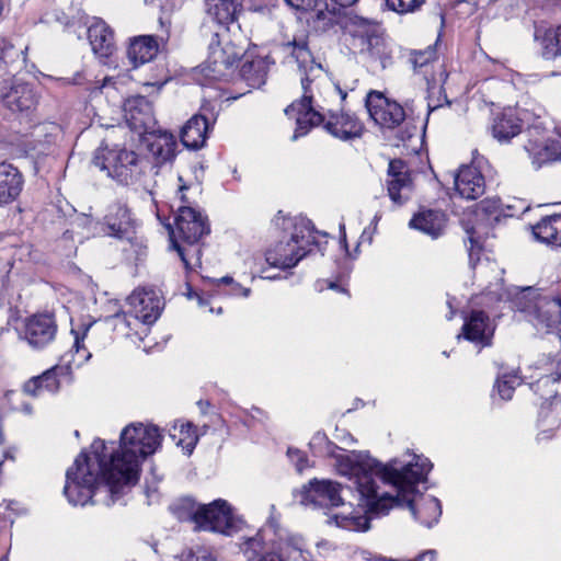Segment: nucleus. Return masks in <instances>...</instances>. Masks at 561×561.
I'll return each mask as SVG.
<instances>
[{"instance_id": "38", "label": "nucleus", "mask_w": 561, "mask_h": 561, "mask_svg": "<svg viewBox=\"0 0 561 561\" xmlns=\"http://www.w3.org/2000/svg\"><path fill=\"white\" fill-rule=\"evenodd\" d=\"M244 553L248 556L249 560L259 557L257 561H285L279 553L265 549L263 538L260 534L249 538L244 542Z\"/></svg>"}, {"instance_id": "9", "label": "nucleus", "mask_w": 561, "mask_h": 561, "mask_svg": "<svg viewBox=\"0 0 561 561\" xmlns=\"http://www.w3.org/2000/svg\"><path fill=\"white\" fill-rule=\"evenodd\" d=\"M366 107L371 119L382 128L393 129L405 119L404 108L377 91L368 93Z\"/></svg>"}, {"instance_id": "3", "label": "nucleus", "mask_w": 561, "mask_h": 561, "mask_svg": "<svg viewBox=\"0 0 561 561\" xmlns=\"http://www.w3.org/2000/svg\"><path fill=\"white\" fill-rule=\"evenodd\" d=\"M283 50L295 59L301 72L302 96L285 110L286 115L296 119L297 126L291 139L297 140L307 135L313 126L324 123V116L311 105L314 89L318 87L317 81L322 78L323 69L321 64L316 62L307 36H295L293 41L283 44Z\"/></svg>"}, {"instance_id": "55", "label": "nucleus", "mask_w": 561, "mask_h": 561, "mask_svg": "<svg viewBox=\"0 0 561 561\" xmlns=\"http://www.w3.org/2000/svg\"><path fill=\"white\" fill-rule=\"evenodd\" d=\"M198 405L203 412H205V409L208 408L210 404L208 401H198Z\"/></svg>"}, {"instance_id": "23", "label": "nucleus", "mask_w": 561, "mask_h": 561, "mask_svg": "<svg viewBox=\"0 0 561 561\" xmlns=\"http://www.w3.org/2000/svg\"><path fill=\"white\" fill-rule=\"evenodd\" d=\"M124 112L126 122L134 130L146 129L152 122V105L150 101L142 95L127 99L124 103Z\"/></svg>"}, {"instance_id": "7", "label": "nucleus", "mask_w": 561, "mask_h": 561, "mask_svg": "<svg viewBox=\"0 0 561 561\" xmlns=\"http://www.w3.org/2000/svg\"><path fill=\"white\" fill-rule=\"evenodd\" d=\"M172 513L180 520L195 524L199 530L227 533L232 528V513L225 500H216L210 504H197L191 497H184L171 505Z\"/></svg>"}, {"instance_id": "8", "label": "nucleus", "mask_w": 561, "mask_h": 561, "mask_svg": "<svg viewBox=\"0 0 561 561\" xmlns=\"http://www.w3.org/2000/svg\"><path fill=\"white\" fill-rule=\"evenodd\" d=\"M208 49L209 72L206 76L211 80H219L224 77L225 71L234 66L245 53L243 46L234 44L229 38L227 28L222 34L216 32L213 35Z\"/></svg>"}, {"instance_id": "47", "label": "nucleus", "mask_w": 561, "mask_h": 561, "mask_svg": "<svg viewBox=\"0 0 561 561\" xmlns=\"http://www.w3.org/2000/svg\"><path fill=\"white\" fill-rule=\"evenodd\" d=\"M171 242H172V247L173 249H175L182 260V262L184 263L185 267H188V260L186 257V250L184 248H182L179 242L171 237Z\"/></svg>"}, {"instance_id": "54", "label": "nucleus", "mask_w": 561, "mask_h": 561, "mask_svg": "<svg viewBox=\"0 0 561 561\" xmlns=\"http://www.w3.org/2000/svg\"><path fill=\"white\" fill-rule=\"evenodd\" d=\"M219 282L227 284V285H231L233 283V278L229 277V276H225V277L220 278Z\"/></svg>"}, {"instance_id": "61", "label": "nucleus", "mask_w": 561, "mask_h": 561, "mask_svg": "<svg viewBox=\"0 0 561 561\" xmlns=\"http://www.w3.org/2000/svg\"><path fill=\"white\" fill-rule=\"evenodd\" d=\"M330 288H337V285L335 283H331Z\"/></svg>"}, {"instance_id": "10", "label": "nucleus", "mask_w": 561, "mask_h": 561, "mask_svg": "<svg viewBox=\"0 0 561 561\" xmlns=\"http://www.w3.org/2000/svg\"><path fill=\"white\" fill-rule=\"evenodd\" d=\"M299 502L319 508H331L344 505L341 496V484L330 480H313L304 485L299 492Z\"/></svg>"}, {"instance_id": "6", "label": "nucleus", "mask_w": 561, "mask_h": 561, "mask_svg": "<svg viewBox=\"0 0 561 561\" xmlns=\"http://www.w3.org/2000/svg\"><path fill=\"white\" fill-rule=\"evenodd\" d=\"M346 31L352 37V45L358 48L371 65L387 68L392 60L391 48L382 27L374 21L362 16L348 19Z\"/></svg>"}, {"instance_id": "13", "label": "nucleus", "mask_w": 561, "mask_h": 561, "mask_svg": "<svg viewBox=\"0 0 561 561\" xmlns=\"http://www.w3.org/2000/svg\"><path fill=\"white\" fill-rule=\"evenodd\" d=\"M388 194L398 205L404 204L413 192V180L408 164L401 159L391 160L388 167Z\"/></svg>"}, {"instance_id": "48", "label": "nucleus", "mask_w": 561, "mask_h": 561, "mask_svg": "<svg viewBox=\"0 0 561 561\" xmlns=\"http://www.w3.org/2000/svg\"><path fill=\"white\" fill-rule=\"evenodd\" d=\"M231 290H230V294L231 295H234V296H243V297H248L250 295V288H245V287H242L240 284L238 283H232L231 284Z\"/></svg>"}, {"instance_id": "5", "label": "nucleus", "mask_w": 561, "mask_h": 561, "mask_svg": "<svg viewBox=\"0 0 561 561\" xmlns=\"http://www.w3.org/2000/svg\"><path fill=\"white\" fill-rule=\"evenodd\" d=\"M512 305L537 330L549 332L561 324V296L542 295L537 288L525 287L514 294Z\"/></svg>"}, {"instance_id": "19", "label": "nucleus", "mask_w": 561, "mask_h": 561, "mask_svg": "<svg viewBox=\"0 0 561 561\" xmlns=\"http://www.w3.org/2000/svg\"><path fill=\"white\" fill-rule=\"evenodd\" d=\"M3 105L13 113L28 116L36 108L38 95L28 83H15L2 95Z\"/></svg>"}, {"instance_id": "32", "label": "nucleus", "mask_w": 561, "mask_h": 561, "mask_svg": "<svg viewBox=\"0 0 561 561\" xmlns=\"http://www.w3.org/2000/svg\"><path fill=\"white\" fill-rule=\"evenodd\" d=\"M283 229L291 230L288 239L296 244H304L305 250H310L309 247L317 243L316 229L311 220L306 217L283 218Z\"/></svg>"}, {"instance_id": "49", "label": "nucleus", "mask_w": 561, "mask_h": 561, "mask_svg": "<svg viewBox=\"0 0 561 561\" xmlns=\"http://www.w3.org/2000/svg\"><path fill=\"white\" fill-rule=\"evenodd\" d=\"M322 443H324V444H327V445H328L329 453H331L330 447L332 446V444H331L330 442H328V438H327L325 434H322V433H317V434L312 437V439H311V442H310V447H313L316 444H319V445H320V444H322Z\"/></svg>"}, {"instance_id": "52", "label": "nucleus", "mask_w": 561, "mask_h": 561, "mask_svg": "<svg viewBox=\"0 0 561 561\" xmlns=\"http://www.w3.org/2000/svg\"><path fill=\"white\" fill-rule=\"evenodd\" d=\"M334 3L339 4L340 7L346 8L352 4H354L357 0H332Z\"/></svg>"}, {"instance_id": "39", "label": "nucleus", "mask_w": 561, "mask_h": 561, "mask_svg": "<svg viewBox=\"0 0 561 561\" xmlns=\"http://www.w3.org/2000/svg\"><path fill=\"white\" fill-rule=\"evenodd\" d=\"M549 386H557L548 392L549 396L553 394L557 397V393L561 390V360L557 364L556 370L553 373L542 376L535 383L537 390Z\"/></svg>"}, {"instance_id": "4", "label": "nucleus", "mask_w": 561, "mask_h": 561, "mask_svg": "<svg viewBox=\"0 0 561 561\" xmlns=\"http://www.w3.org/2000/svg\"><path fill=\"white\" fill-rule=\"evenodd\" d=\"M92 163L101 171L123 185L139 184L144 191L153 195L157 185L154 178L159 167L135 151L101 146L94 152Z\"/></svg>"}, {"instance_id": "18", "label": "nucleus", "mask_w": 561, "mask_h": 561, "mask_svg": "<svg viewBox=\"0 0 561 561\" xmlns=\"http://www.w3.org/2000/svg\"><path fill=\"white\" fill-rule=\"evenodd\" d=\"M461 336L481 346H489L493 336V328L489 316L482 310H472L465 318L461 334L457 337L460 339Z\"/></svg>"}, {"instance_id": "41", "label": "nucleus", "mask_w": 561, "mask_h": 561, "mask_svg": "<svg viewBox=\"0 0 561 561\" xmlns=\"http://www.w3.org/2000/svg\"><path fill=\"white\" fill-rule=\"evenodd\" d=\"M436 59V50L430 45L424 50H415L411 54L410 61L414 69L422 68Z\"/></svg>"}, {"instance_id": "15", "label": "nucleus", "mask_w": 561, "mask_h": 561, "mask_svg": "<svg viewBox=\"0 0 561 561\" xmlns=\"http://www.w3.org/2000/svg\"><path fill=\"white\" fill-rule=\"evenodd\" d=\"M56 332L55 319L48 313L27 318L23 330L24 339L34 348L45 347L55 339Z\"/></svg>"}, {"instance_id": "16", "label": "nucleus", "mask_w": 561, "mask_h": 561, "mask_svg": "<svg viewBox=\"0 0 561 561\" xmlns=\"http://www.w3.org/2000/svg\"><path fill=\"white\" fill-rule=\"evenodd\" d=\"M70 366L56 365L42 375L31 378L24 383L23 390L31 396H39L43 391L56 393L64 380L71 381Z\"/></svg>"}, {"instance_id": "17", "label": "nucleus", "mask_w": 561, "mask_h": 561, "mask_svg": "<svg viewBox=\"0 0 561 561\" xmlns=\"http://www.w3.org/2000/svg\"><path fill=\"white\" fill-rule=\"evenodd\" d=\"M310 250L304 244H296L290 239L280 240L274 248L265 252V260L270 266L287 270L296 266Z\"/></svg>"}, {"instance_id": "45", "label": "nucleus", "mask_w": 561, "mask_h": 561, "mask_svg": "<svg viewBox=\"0 0 561 561\" xmlns=\"http://www.w3.org/2000/svg\"><path fill=\"white\" fill-rule=\"evenodd\" d=\"M466 231L468 234V240L470 242L469 261H470L471 266L474 268V266H476L474 255L479 254L481 248L479 245L478 240L474 238V233H476L474 229L470 228V229H467Z\"/></svg>"}, {"instance_id": "22", "label": "nucleus", "mask_w": 561, "mask_h": 561, "mask_svg": "<svg viewBox=\"0 0 561 561\" xmlns=\"http://www.w3.org/2000/svg\"><path fill=\"white\" fill-rule=\"evenodd\" d=\"M455 187L461 197L476 199L484 193V178L477 168L463 165L455 176Z\"/></svg>"}, {"instance_id": "29", "label": "nucleus", "mask_w": 561, "mask_h": 561, "mask_svg": "<svg viewBox=\"0 0 561 561\" xmlns=\"http://www.w3.org/2000/svg\"><path fill=\"white\" fill-rule=\"evenodd\" d=\"M209 122L203 115L192 116L181 130V141L190 149H198L206 141Z\"/></svg>"}, {"instance_id": "44", "label": "nucleus", "mask_w": 561, "mask_h": 561, "mask_svg": "<svg viewBox=\"0 0 561 561\" xmlns=\"http://www.w3.org/2000/svg\"><path fill=\"white\" fill-rule=\"evenodd\" d=\"M287 456L295 465L298 472H301L308 466L307 456L299 449L288 448Z\"/></svg>"}, {"instance_id": "20", "label": "nucleus", "mask_w": 561, "mask_h": 561, "mask_svg": "<svg viewBox=\"0 0 561 561\" xmlns=\"http://www.w3.org/2000/svg\"><path fill=\"white\" fill-rule=\"evenodd\" d=\"M324 129L341 140L358 138L364 131V125L354 115L348 113L330 112L328 118H324Z\"/></svg>"}, {"instance_id": "62", "label": "nucleus", "mask_w": 561, "mask_h": 561, "mask_svg": "<svg viewBox=\"0 0 561 561\" xmlns=\"http://www.w3.org/2000/svg\"><path fill=\"white\" fill-rule=\"evenodd\" d=\"M340 93H341L342 99L344 100L346 98V93H343L341 90H340Z\"/></svg>"}, {"instance_id": "35", "label": "nucleus", "mask_w": 561, "mask_h": 561, "mask_svg": "<svg viewBox=\"0 0 561 561\" xmlns=\"http://www.w3.org/2000/svg\"><path fill=\"white\" fill-rule=\"evenodd\" d=\"M551 397L552 400L542 403L539 410L538 426L543 432L553 431L561 424V400L553 394Z\"/></svg>"}, {"instance_id": "14", "label": "nucleus", "mask_w": 561, "mask_h": 561, "mask_svg": "<svg viewBox=\"0 0 561 561\" xmlns=\"http://www.w3.org/2000/svg\"><path fill=\"white\" fill-rule=\"evenodd\" d=\"M130 312L142 323L151 324L161 312V300L153 289L138 288L127 298Z\"/></svg>"}, {"instance_id": "59", "label": "nucleus", "mask_w": 561, "mask_h": 561, "mask_svg": "<svg viewBox=\"0 0 561 561\" xmlns=\"http://www.w3.org/2000/svg\"><path fill=\"white\" fill-rule=\"evenodd\" d=\"M528 133H529L530 136H534V134H538V129L537 128H533V129H529Z\"/></svg>"}, {"instance_id": "46", "label": "nucleus", "mask_w": 561, "mask_h": 561, "mask_svg": "<svg viewBox=\"0 0 561 561\" xmlns=\"http://www.w3.org/2000/svg\"><path fill=\"white\" fill-rule=\"evenodd\" d=\"M288 5L296 9H314L319 5V0H284Z\"/></svg>"}, {"instance_id": "43", "label": "nucleus", "mask_w": 561, "mask_h": 561, "mask_svg": "<svg viewBox=\"0 0 561 561\" xmlns=\"http://www.w3.org/2000/svg\"><path fill=\"white\" fill-rule=\"evenodd\" d=\"M181 433L186 434V436L184 438H181L179 440V444L182 445L183 448H185L187 454L190 455L195 448V445L197 443V436L195 434V431H193L192 425L188 423L181 425Z\"/></svg>"}, {"instance_id": "42", "label": "nucleus", "mask_w": 561, "mask_h": 561, "mask_svg": "<svg viewBox=\"0 0 561 561\" xmlns=\"http://www.w3.org/2000/svg\"><path fill=\"white\" fill-rule=\"evenodd\" d=\"M425 0H386L389 9L398 13L414 12L420 9Z\"/></svg>"}, {"instance_id": "58", "label": "nucleus", "mask_w": 561, "mask_h": 561, "mask_svg": "<svg viewBox=\"0 0 561 561\" xmlns=\"http://www.w3.org/2000/svg\"><path fill=\"white\" fill-rule=\"evenodd\" d=\"M278 215H282V211H278ZM283 218H284V217L276 216V217H275V224H276L277 226H279V225H280V222H279V221H280V220L283 221Z\"/></svg>"}, {"instance_id": "11", "label": "nucleus", "mask_w": 561, "mask_h": 561, "mask_svg": "<svg viewBox=\"0 0 561 561\" xmlns=\"http://www.w3.org/2000/svg\"><path fill=\"white\" fill-rule=\"evenodd\" d=\"M534 39L540 58L551 68L550 75H561V24L557 27L536 25Z\"/></svg>"}, {"instance_id": "1", "label": "nucleus", "mask_w": 561, "mask_h": 561, "mask_svg": "<svg viewBox=\"0 0 561 561\" xmlns=\"http://www.w3.org/2000/svg\"><path fill=\"white\" fill-rule=\"evenodd\" d=\"M162 435L154 425L133 423L121 433L119 450L106 453L102 439H95L91 454L81 453L66 472L64 494L72 505L114 504L124 486L138 482L140 465L160 447Z\"/></svg>"}, {"instance_id": "2", "label": "nucleus", "mask_w": 561, "mask_h": 561, "mask_svg": "<svg viewBox=\"0 0 561 561\" xmlns=\"http://www.w3.org/2000/svg\"><path fill=\"white\" fill-rule=\"evenodd\" d=\"M431 469L428 459L416 455L407 463L393 459L387 465L363 451H352L339 458L341 474L352 481L358 493V505L366 512L383 515L393 506H407L426 527L436 524L442 515L436 497L417 494L419 483L426 480Z\"/></svg>"}, {"instance_id": "31", "label": "nucleus", "mask_w": 561, "mask_h": 561, "mask_svg": "<svg viewBox=\"0 0 561 561\" xmlns=\"http://www.w3.org/2000/svg\"><path fill=\"white\" fill-rule=\"evenodd\" d=\"M159 45L156 36L141 35L134 38L127 49V56L134 67L151 61L158 54Z\"/></svg>"}, {"instance_id": "24", "label": "nucleus", "mask_w": 561, "mask_h": 561, "mask_svg": "<svg viewBox=\"0 0 561 561\" xmlns=\"http://www.w3.org/2000/svg\"><path fill=\"white\" fill-rule=\"evenodd\" d=\"M23 187L22 173L13 164L0 161V206L14 202Z\"/></svg>"}, {"instance_id": "25", "label": "nucleus", "mask_w": 561, "mask_h": 561, "mask_svg": "<svg viewBox=\"0 0 561 561\" xmlns=\"http://www.w3.org/2000/svg\"><path fill=\"white\" fill-rule=\"evenodd\" d=\"M148 151L157 160L154 165L171 161L175 157L176 140L175 137L165 130L149 133L145 137Z\"/></svg>"}, {"instance_id": "53", "label": "nucleus", "mask_w": 561, "mask_h": 561, "mask_svg": "<svg viewBox=\"0 0 561 561\" xmlns=\"http://www.w3.org/2000/svg\"><path fill=\"white\" fill-rule=\"evenodd\" d=\"M187 188H188V187H187L185 184H181V185L179 186V191H180V193H181V199H182V202H185V195L183 194V192H184L185 190H187Z\"/></svg>"}, {"instance_id": "37", "label": "nucleus", "mask_w": 561, "mask_h": 561, "mask_svg": "<svg viewBox=\"0 0 561 561\" xmlns=\"http://www.w3.org/2000/svg\"><path fill=\"white\" fill-rule=\"evenodd\" d=\"M241 77L252 88H260L265 83L267 76V67L263 59L247 60L240 70Z\"/></svg>"}, {"instance_id": "57", "label": "nucleus", "mask_w": 561, "mask_h": 561, "mask_svg": "<svg viewBox=\"0 0 561 561\" xmlns=\"http://www.w3.org/2000/svg\"><path fill=\"white\" fill-rule=\"evenodd\" d=\"M447 304H448V307L450 308V314L448 316V320H450V319H453L455 311L453 310V306L449 300L447 301Z\"/></svg>"}, {"instance_id": "21", "label": "nucleus", "mask_w": 561, "mask_h": 561, "mask_svg": "<svg viewBox=\"0 0 561 561\" xmlns=\"http://www.w3.org/2000/svg\"><path fill=\"white\" fill-rule=\"evenodd\" d=\"M106 233L118 239H131L135 232V222L130 210L123 204H115L105 216Z\"/></svg>"}, {"instance_id": "40", "label": "nucleus", "mask_w": 561, "mask_h": 561, "mask_svg": "<svg viewBox=\"0 0 561 561\" xmlns=\"http://www.w3.org/2000/svg\"><path fill=\"white\" fill-rule=\"evenodd\" d=\"M520 381L516 375H503L501 378L496 380V389L500 397L503 400H511L513 397V392L515 387L519 385Z\"/></svg>"}, {"instance_id": "56", "label": "nucleus", "mask_w": 561, "mask_h": 561, "mask_svg": "<svg viewBox=\"0 0 561 561\" xmlns=\"http://www.w3.org/2000/svg\"><path fill=\"white\" fill-rule=\"evenodd\" d=\"M91 357V354L90 353H83L80 358H79V364L88 360L89 358Z\"/></svg>"}, {"instance_id": "30", "label": "nucleus", "mask_w": 561, "mask_h": 561, "mask_svg": "<svg viewBox=\"0 0 561 561\" xmlns=\"http://www.w3.org/2000/svg\"><path fill=\"white\" fill-rule=\"evenodd\" d=\"M525 150L538 167L556 161L561 157V142L556 139H529Z\"/></svg>"}, {"instance_id": "12", "label": "nucleus", "mask_w": 561, "mask_h": 561, "mask_svg": "<svg viewBox=\"0 0 561 561\" xmlns=\"http://www.w3.org/2000/svg\"><path fill=\"white\" fill-rule=\"evenodd\" d=\"M175 227L179 238L188 245L196 244L204 236L210 232L207 217L190 206L179 207Z\"/></svg>"}, {"instance_id": "27", "label": "nucleus", "mask_w": 561, "mask_h": 561, "mask_svg": "<svg viewBox=\"0 0 561 561\" xmlns=\"http://www.w3.org/2000/svg\"><path fill=\"white\" fill-rule=\"evenodd\" d=\"M205 10L211 20L227 26L238 20L242 0H205Z\"/></svg>"}, {"instance_id": "36", "label": "nucleus", "mask_w": 561, "mask_h": 561, "mask_svg": "<svg viewBox=\"0 0 561 561\" xmlns=\"http://www.w3.org/2000/svg\"><path fill=\"white\" fill-rule=\"evenodd\" d=\"M25 64L23 49L15 48L5 38H0V70L12 72V70L22 67Z\"/></svg>"}, {"instance_id": "50", "label": "nucleus", "mask_w": 561, "mask_h": 561, "mask_svg": "<svg viewBox=\"0 0 561 561\" xmlns=\"http://www.w3.org/2000/svg\"><path fill=\"white\" fill-rule=\"evenodd\" d=\"M333 518L335 519V523L337 526H346V522L350 519H355V516H347V515H334Z\"/></svg>"}, {"instance_id": "33", "label": "nucleus", "mask_w": 561, "mask_h": 561, "mask_svg": "<svg viewBox=\"0 0 561 561\" xmlns=\"http://www.w3.org/2000/svg\"><path fill=\"white\" fill-rule=\"evenodd\" d=\"M446 224V216L440 210H422L410 220V227L417 229L432 238L442 234Z\"/></svg>"}, {"instance_id": "26", "label": "nucleus", "mask_w": 561, "mask_h": 561, "mask_svg": "<svg viewBox=\"0 0 561 561\" xmlns=\"http://www.w3.org/2000/svg\"><path fill=\"white\" fill-rule=\"evenodd\" d=\"M522 129L523 122L513 108H505L497 114L491 126L492 136L501 144L510 142Z\"/></svg>"}, {"instance_id": "34", "label": "nucleus", "mask_w": 561, "mask_h": 561, "mask_svg": "<svg viewBox=\"0 0 561 561\" xmlns=\"http://www.w3.org/2000/svg\"><path fill=\"white\" fill-rule=\"evenodd\" d=\"M537 240L551 245H561V214L542 218L533 227Z\"/></svg>"}, {"instance_id": "51", "label": "nucleus", "mask_w": 561, "mask_h": 561, "mask_svg": "<svg viewBox=\"0 0 561 561\" xmlns=\"http://www.w3.org/2000/svg\"><path fill=\"white\" fill-rule=\"evenodd\" d=\"M72 333H75V344L73 347L76 348L77 355L80 354L81 348L85 352L84 346L81 344L79 334L72 330Z\"/></svg>"}, {"instance_id": "28", "label": "nucleus", "mask_w": 561, "mask_h": 561, "mask_svg": "<svg viewBox=\"0 0 561 561\" xmlns=\"http://www.w3.org/2000/svg\"><path fill=\"white\" fill-rule=\"evenodd\" d=\"M92 50L100 57H108L115 49L114 33L103 21H96L88 28Z\"/></svg>"}, {"instance_id": "60", "label": "nucleus", "mask_w": 561, "mask_h": 561, "mask_svg": "<svg viewBox=\"0 0 561 561\" xmlns=\"http://www.w3.org/2000/svg\"><path fill=\"white\" fill-rule=\"evenodd\" d=\"M203 561H215V560L210 556H208V557L204 556Z\"/></svg>"}]
</instances>
